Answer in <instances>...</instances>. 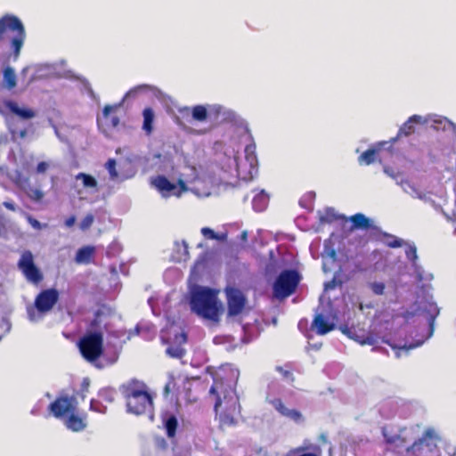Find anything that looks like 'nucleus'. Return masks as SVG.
<instances>
[{"label":"nucleus","mask_w":456,"mask_h":456,"mask_svg":"<svg viewBox=\"0 0 456 456\" xmlns=\"http://www.w3.org/2000/svg\"><path fill=\"white\" fill-rule=\"evenodd\" d=\"M209 397L215 399L214 410L216 416L218 417L220 428L236 426L240 405L234 391L232 388H224L221 381L215 380L209 389Z\"/></svg>","instance_id":"nucleus-1"},{"label":"nucleus","mask_w":456,"mask_h":456,"mask_svg":"<svg viewBox=\"0 0 456 456\" xmlns=\"http://www.w3.org/2000/svg\"><path fill=\"white\" fill-rule=\"evenodd\" d=\"M120 389L128 412L135 415L152 414L153 398L144 382L133 379L123 384Z\"/></svg>","instance_id":"nucleus-2"},{"label":"nucleus","mask_w":456,"mask_h":456,"mask_svg":"<svg viewBox=\"0 0 456 456\" xmlns=\"http://www.w3.org/2000/svg\"><path fill=\"white\" fill-rule=\"evenodd\" d=\"M191 308L197 315L215 323L219 322L220 309L217 295L209 288H199L191 292Z\"/></svg>","instance_id":"nucleus-3"},{"label":"nucleus","mask_w":456,"mask_h":456,"mask_svg":"<svg viewBox=\"0 0 456 456\" xmlns=\"http://www.w3.org/2000/svg\"><path fill=\"white\" fill-rule=\"evenodd\" d=\"M24 28L21 21L14 16H4L0 19V42L10 45L17 55L23 45Z\"/></svg>","instance_id":"nucleus-4"},{"label":"nucleus","mask_w":456,"mask_h":456,"mask_svg":"<svg viewBox=\"0 0 456 456\" xmlns=\"http://www.w3.org/2000/svg\"><path fill=\"white\" fill-rule=\"evenodd\" d=\"M82 357L88 362H95L102 355L103 332H86L77 342Z\"/></svg>","instance_id":"nucleus-5"},{"label":"nucleus","mask_w":456,"mask_h":456,"mask_svg":"<svg viewBox=\"0 0 456 456\" xmlns=\"http://www.w3.org/2000/svg\"><path fill=\"white\" fill-rule=\"evenodd\" d=\"M300 281V275L296 270H284L275 280L273 290V296L284 299L291 296L297 289Z\"/></svg>","instance_id":"nucleus-6"},{"label":"nucleus","mask_w":456,"mask_h":456,"mask_svg":"<svg viewBox=\"0 0 456 456\" xmlns=\"http://www.w3.org/2000/svg\"><path fill=\"white\" fill-rule=\"evenodd\" d=\"M151 183L164 197L172 195L180 197L183 192L188 191L186 183L183 179H178L176 185L171 183L166 176L157 175L153 178Z\"/></svg>","instance_id":"nucleus-7"},{"label":"nucleus","mask_w":456,"mask_h":456,"mask_svg":"<svg viewBox=\"0 0 456 456\" xmlns=\"http://www.w3.org/2000/svg\"><path fill=\"white\" fill-rule=\"evenodd\" d=\"M227 300V314L229 316H237L240 314L247 304V298L243 292L234 287L225 289Z\"/></svg>","instance_id":"nucleus-8"},{"label":"nucleus","mask_w":456,"mask_h":456,"mask_svg":"<svg viewBox=\"0 0 456 456\" xmlns=\"http://www.w3.org/2000/svg\"><path fill=\"white\" fill-rule=\"evenodd\" d=\"M60 297L59 291L56 289H47L42 290L35 298V307L40 314L49 313Z\"/></svg>","instance_id":"nucleus-9"},{"label":"nucleus","mask_w":456,"mask_h":456,"mask_svg":"<svg viewBox=\"0 0 456 456\" xmlns=\"http://www.w3.org/2000/svg\"><path fill=\"white\" fill-rule=\"evenodd\" d=\"M49 409L56 418L68 417L76 411V401L73 397L61 396L51 403Z\"/></svg>","instance_id":"nucleus-10"},{"label":"nucleus","mask_w":456,"mask_h":456,"mask_svg":"<svg viewBox=\"0 0 456 456\" xmlns=\"http://www.w3.org/2000/svg\"><path fill=\"white\" fill-rule=\"evenodd\" d=\"M438 439L433 428H427L422 436L416 440L411 445L406 448L407 452L417 453L422 451L423 447H427L432 452L436 447V440Z\"/></svg>","instance_id":"nucleus-11"},{"label":"nucleus","mask_w":456,"mask_h":456,"mask_svg":"<svg viewBox=\"0 0 456 456\" xmlns=\"http://www.w3.org/2000/svg\"><path fill=\"white\" fill-rule=\"evenodd\" d=\"M245 161L246 163H237V171L238 174L240 175L247 169V165L248 166V174L249 176H252L254 173H256L257 169V157L256 153V145L255 143H250L245 147Z\"/></svg>","instance_id":"nucleus-12"},{"label":"nucleus","mask_w":456,"mask_h":456,"mask_svg":"<svg viewBox=\"0 0 456 456\" xmlns=\"http://www.w3.org/2000/svg\"><path fill=\"white\" fill-rule=\"evenodd\" d=\"M176 345H170L166 349V354L175 359H182L185 355V349L183 347L187 342V335L185 332H180L175 336Z\"/></svg>","instance_id":"nucleus-13"},{"label":"nucleus","mask_w":456,"mask_h":456,"mask_svg":"<svg viewBox=\"0 0 456 456\" xmlns=\"http://www.w3.org/2000/svg\"><path fill=\"white\" fill-rule=\"evenodd\" d=\"M428 120L419 115L411 116L399 128L397 135L395 140L402 136H410L416 131L415 125L426 124Z\"/></svg>","instance_id":"nucleus-14"},{"label":"nucleus","mask_w":456,"mask_h":456,"mask_svg":"<svg viewBox=\"0 0 456 456\" xmlns=\"http://www.w3.org/2000/svg\"><path fill=\"white\" fill-rule=\"evenodd\" d=\"M349 220L352 223L350 227V231H354L356 229L361 230H371L376 232L379 230V227L373 224L372 220L367 217L362 213H356L349 217Z\"/></svg>","instance_id":"nucleus-15"},{"label":"nucleus","mask_w":456,"mask_h":456,"mask_svg":"<svg viewBox=\"0 0 456 456\" xmlns=\"http://www.w3.org/2000/svg\"><path fill=\"white\" fill-rule=\"evenodd\" d=\"M271 403L281 416L290 419L295 422H299L302 419L301 412L296 409L287 408L281 399L275 398Z\"/></svg>","instance_id":"nucleus-16"},{"label":"nucleus","mask_w":456,"mask_h":456,"mask_svg":"<svg viewBox=\"0 0 456 456\" xmlns=\"http://www.w3.org/2000/svg\"><path fill=\"white\" fill-rule=\"evenodd\" d=\"M312 329L318 335H325L335 329V324L330 322L322 314H318L313 320Z\"/></svg>","instance_id":"nucleus-17"},{"label":"nucleus","mask_w":456,"mask_h":456,"mask_svg":"<svg viewBox=\"0 0 456 456\" xmlns=\"http://www.w3.org/2000/svg\"><path fill=\"white\" fill-rule=\"evenodd\" d=\"M374 234L377 240L381 241L384 245L389 248H396L402 247L403 244V240L397 238L393 234L383 232L379 228V230L376 231Z\"/></svg>","instance_id":"nucleus-18"},{"label":"nucleus","mask_w":456,"mask_h":456,"mask_svg":"<svg viewBox=\"0 0 456 456\" xmlns=\"http://www.w3.org/2000/svg\"><path fill=\"white\" fill-rule=\"evenodd\" d=\"M66 427L74 431V432H79L85 429L86 427V423L85 421V418L78 416L75 413V411H72L68 417L65 421Z\"/></svg>","instance_id":"nucleus-19"},{"label":"nucleus","mask_w":456,"mask_h":456,"mask_svg":"<svg viewBox=\"0 0 456 456\" xmlns=\"http://www.w3.org/2000/svg\"><path fill=\"white\" fill-rule=\"evenodd\" d=\"M95 248L93 246L80 248L76 254V261L80 264H89L93 261Z\"/></svg>","instance_id":"nucleus-20"},{"label":"nucleus","mask_w":456,"mask_h":456,"mask_svg":"<svg viewBox=\"0 0 456 456\" xmlns=\"http://www.w3.org/2000/svg\"><path fill=\"white\" fill-rule=\"evenodd\" d=\"M143 123L142 129L147 134H151L153 130V122L155 118V113L152 108L146 107L142 111Z\"/></svg>","instance_id":"nucleus-21"},{"label":"nucleus","mask_w":456,"mask_h":456,"mask_svg":"<svg viewBox=\"0 0 456 456\" xmlns=\"http://www.w3.org/2000/svg\"><path fill=\"white\" fill-rule=\"evenodd\" d=\"M17 85V77L15 71L11 67H6L3 72V86L8 89H13Z\"/></svg>","instance_id":"nucleus-22"},{"label":"nucleus","mask_w":456,"mask_h":456,"mask_svg":"<svg viewBox=\"0 0 456 456\" xmlns=\"http://www.w3.org/2000/svg\"><path fill=\"white\" fill-rule=\"evenodd\" d=\"M53 73H54V68L53 65H49V64L39 65L37 67L32 77L30 78V81L34 80V79H42V78L50 77L53 75Z\"/></svg>","instance_id":"nucleus-23"},{"label":"nucleus","mask_w":456,"mask_h":456,"mask_svg":"<svg viewBox=\"0 0 456 456\" xmlns=\"http://www.w3.org/2000/svg\"><path fill=\"white\" fill-rule=\"evenodd\" d=\"M268 202H269L268 195L266 193H265L264 191H262L261 192H259L254 196L253 200H252V206H253V208L255 209V211L262 212L266 208Z\"/></svg>","instance_id":"nucleus-24"},{"label":"nucleus","mask_w":456,"mask_h":456,"mask_svg":"<svg viewBox=\"0 0 456 456\" xmlns=\"http://www.w3.org/2000/svg\"><path fill=\"white\" fill-rule=\"evenodd\" d=\"M4 104L12 113L17 115L22 119H28V109H20L18 104L12 101H5Z\"/></svg>","instance_id":"nucleus-25"},{"label":"nucleus","mask_w":456,"mask_h":456,"mask_svg":"<svg viewBox=\"0 0 456 456\" xmlns=\"http://www.w3.org/2000/svg\"><path fill=\"white\" fill-rule=\"evenodd\" d=\"M164 422H165V428L167 430V436L174 437L176 433V429H177V426H178V421H177L176 417L173 414H170V415L167 416V418L164 419Z\"/></svg>","instance_id":"nucleus-26"},{"label":"nucleus","mask_w":456,"mask_h":456,"mask_svg":"<svg viewBox=\"0 0 456 456\" xmlns=\"http://www.w3.org/2000/svg\"><path fill=\"white\" fill-rule=\"evenodd\" d=\"M432 127L436 130L452 128L456 132V125L446 118H436L432 120Z\"/></svg>","instance_id":"nucleus-27"},{"label":"nucleus","mask_w":456,"mask_h":456,"mask_svg":"<svg viewBox=\"0 0 456 456\" xmlns=\"http://www.w3.org/2000/svg\"><path fill=\"white\" fill-rule=\"evenodd\" d=\"M377 152L378 151L375 149H369L365 151L358 158L359 164L369 166L374 163Z\"/></svg>","instance_id":"nucleus-28"},{"label":"nucleus","mask_w":456,"mask_h":456,"mask_svg":"<svg viewBox=\"0 0 456 456\" xmlns=\"http://www.w3.org/2000/svg\"><path fill=\"white\" fill-rule=\"evenodd\" d=\"M115 107L110 105H106L103 108L102 115L103 118L107 120V125L111 127H116L119 124V118L117 116H111L110 113L113 111Z\"/></svg>","instance_id":"nucleus-29"},{"label":"nucleus","mask_w":456,"mask_h":456,"mask_svg":"<svg viewBox=\"0 0 456 456\" xmlns=\"http://www.w3.org/2000/svg\"><path fill=\"white\" fill-rule=\"evenodd\" d=\"M43 273L34 264L33 256L30 253V282L37 285L43 281Z\"/></svg>","instance_id":"nucleus-30"},{"label":"nucleus","mask_w":456,"mask_h":456,"mask_svg":"<svg viewBox=\"0 0 456 456\" xmlns=\"http://www.w3.org/2000/svg\"><path fill=\"white\" fill-rule=\"evenodd\" d=\"M102 312L98 310L94 313V318L91 320L88 329V332H102Z\"/></svg>","instance_id":"nucleus-31"},{"label":"nucleus","mask_w":456,"mask_h":456,"mask_svg":"<svg viewBox=\"0 0 456 456\" xmlns=\"http://www.w3.org/2000/svg\"><path fill=\"white\" fill-rule=\"evenodd\" d=\"M192 118L199 122H203L208 118V110L203 105H196L191 109Z\"/></svg>","instance_id":"nucleus-32"},{"label":"nucleus","mask_w":456,"mask_h":456,"mask_svg":"<svg viewBox=\"0 0 456 456\" xmlns=\"http://www.w3.org/2000/svg\"><path fill=\"white\" fill-rule=\"evenodd\" d=\"M77 180H81L83 186L85 188H96L97 187V181L96 179L92 176L91 175L86 174V173H78L76 175Z\"/></svg>","instance_id":"nucleus-33"},{"label":"nucleus","mask_w":456,"mask_h":456,"mask_svg":"<svg viewBox=\"0 0 456 456\" xmlns=\"http://www.w3.org/2000/svg\"><path fill=\"white\" fill-rule=\"evenodd\" d=\"M10 132L12 135V140L16 142L18 144H21L22 141L25 139L27 135V128H18L10 126Z\"/></svg>","instance_id":"nucleus-34"},{"label":"nucleus","mask_w":456,"mask_h":456,"mask_svg":"<svg viewBox=\"0 0 456 456\" xmlns=\"http://www.w3.org/2000/svg\"><path fill=\"white\" fill-rule=\"evenodd\" d=\"M19 266L20 270L22 271L23 274L27 279H28V251H25L20 261H19Z\"/></svg>","instance_id":"nucleus-35"},{"label":"nucleus","mask_w":456,"mask_h":456,"mask_svg":"<svg viewBox=\"0 0 456 456\" xmlns=\"http://www.w3.org/2000/svg\"><path fill=\"white\" fill-rule=\"evenodd\" d=\"M347 334H348L349 337H351L354 339H355L356 341H358L361 345L374 346L377 343L376 338L371 336V335H367V336L362 337V338H359V337H355L354 338V337L351 336V330H348Z\"/></svg>","instance_id":"nucleus-36"},{"label":"nucleus","mask_w":456,"mask_h":456,"mask_svg":"<svg viewBox=\"0 0 456 456\" xmlns=\"http://www.w3.org/2000/svg\"><path fill=\"white\" fill-rule=\"evenodd\" d=\"M336 220H347L345 216L337 215L332 211H327L325 216L321 218L322 222L331 223Z\"/></svg>","instance_id":"nucleus-37"},{"label":"nucleus","mask_w":456,"mask_h":456,"mask_svg":"<svg viewBox=\"0 0 456 456\" xmlns=\"http://www.w3.org/2000/svg\"><path fill=\"white\" fill-rule=\"evenodd\" d=\"M115 395H116V392L113 389L105 388L101 391L100 397L104 402L112 403V402H114Z\"/></svg>","instance_id":"nucleus-38"},{"label":"nucleus","mask_w":456,"mask_h":456,"mask_svg":"<svg viewBox=\"0 0 456 456\" xmlns=\"http://www.w3.org/2000/svg\"><path fill=\"white\" fill-rule=\"evenodd\" d=\"M369 287L375 295L380 296L385 293L386 285L384 282H370Z\"/></svg>","instance_id":"nucleus-39"},{"label":"nucleus","mask_w":456,"mask_h":456,"mask_svg":"<svg viewBox=\"0 0 456 456\" xmlns=\"http://www.w3.org/2000/svg\"><path fill=\"white\" fill-rule=\"evenodd\" d=\"M94 216L93 214H87L83 219L82 221L80 222L79 224V228L82 230V231H86L88 230L92 224H94Z\"/></svg>","instance_id":"nucleus-40"},{"label":"nucleus","mask_w":456,"mask_h":456,"mask_svg":"<svg viewBox=\"0 0 456 456\" xmlns=\"http://www.w3.org/2000/svg\"><path fill=\"white\" fill-rule=\"evenodd\" d=\"M201 233L203 236L210 240H223L225 237V235L219 236L211 228L208 227H203L201 229Z\"/></svg>","instance_id":"nucleus-41"},{"label":"nucleus","mask_w":456,"mask_h":456,"mask_svg":"<svg viewBox=\"0 0 456 456\" xmlns=\"http://www.w3.org/2000/svg\"><path fill=\"white\" fill-rule=\"evenodd\" d=\"M405 255L408 260L415 264L418 259L417 248L415 246H409L405 250Z\"/></svg>","instance_id":"nucleus-42"},{"label":"nucleus","mask_w":456,"mask_h":456,"mask_svg":"<svg viewBox=\"0 0 456 456\" xmlns=\"http://www.w3.org/2000/svg\"><path fill=\"white\" fill-rule=\"evenodd\" d=\"M51 167V163L46 161H41L36 167V174L41 175L46 173Z\"/></svg>","instance_id":"nucleus-43"},{"label":"nucleus","mask_w":456,"mask_h":456,"mask_svg":"<svg viewBox=\"0 0 456 456\" xmlns=\"http://www.w3.org/2000/svg\"><path fill=\"white\" fill-rule=\"evenodd\" d=\"M106 168L109 170L110 174L112 175V176H116L117 175V172H116V161L115 159H110L107 163H106Z\"/></svg>","instance_id":"nucleus-44"},{"label":"nucleus","mask_w":456,"mask_h":456,"mask_svg":"<svg viewBox=\"0 0 456 456\" xmlns=\"http://www.w3.org/2000/svg\"><path fill=\"white\" fill-rule=\"evenodd\" d=\"M44 198V193L38 190H33L32 193H30V200H33L35 201H40Z\"/></svg>","instance_id":"nucleus-45"},{"label":"nucleus","mask_w":456,"mask_h":456,"mask_svg":"<svg viewBox=\"0 0 456 456\" xmlns=\"http://www.w3.org/2000/svg\"><path fill=\"white\" fill-rule=\"evenodd\" d=\"M90 407L92 410L95 411H98V412H101V413H105V408L102 409V405H101V403L98 402V401H94V400H92L91 401V403H90Z\"/></svg>","instance_id":"nucleus-46"},{"label":"nucleus","mask_w":456,"mask_h":456,"mask_svg":"<svg viewBox=\"0 0 456 456\" xmlns=\"http://www.w3.org/2000/svg\"><path fill=\"white\" fill-rule=\"evenodd\" d=\"M277 370L285 378L288 379H290L291 381L294 380L293 374L291 371L284 370L282 367H277Z\"/></svg>","instance_id":"nucleus-47"},{"label":"nucleus","mask_w":456,"mask_h":456,"mask_svg":"<svg viewBox=\"0 0 456 456\" xmlns=\"http://www.w3.org/2000/svg\"><path fill=\"white\" fill-rule=\"evenodd\" d=\"M437 314H438V310L436 308H435L434 309V314H431L430 317L428 318V324H429L431 331L434 329V322H435V319H436Z\"/></svg>","instance_id":"nucleus-48"},{"label":"nucleus","mask_w":456,"mask_h":456,"mask_svg":"<svg viewBox=\"0 0 456 456\" xmlns=\"http://www.w3.org/2000/svg\"><path fill=\"white\" fill-rule=\"evenodd\" d=\"M75 222H76V216H70L69 217H68L66 220H65V225L67 227H71L75 224Z\"/></svg>","instance_id":"nucleus-49"},{"label":"nucleus","mask_w":456,"mask_h":456,"mask_svg":"<svg viewBox=\"0 0 456 456\" xmlns=\"http://www.w3.org/2000/svg\"><path fill=\"white\" fill-rule=\"evenodd\" d=\"M171 385H175V382L173 380L167 382L166 385H165V387H164V395L166 396H167L170 393V390H171Z\"/></svg>","instance_id":"nucleus-50"},{"label":"nucleus","mask_w":456,"mask_h":456,"mask_svg":"<svg viewBox=\"0 0 456 456\" xmlns=\"http://www.w3.org/2000/svg\"><path fill=\"white\" fill-rule=\"evenodd\" d=\"M30 225L35 229H40L42 226L37 219H34L32 217H30Z\"/></svg>","instance_id":"nucleus-51"},{"label":"nucleus","mask_w":456,"mask_h":456,"mask_svg":"<svg viewBox=\"0 0 456 456\" xmlns=\"http://www.w3.org/2000/svg\"><path fill=\"white\" fill-rule=\"evenodd\" d=\"M89 379H85L83 380V383H82V387H83V390H87L88 389V387H89Z\"/></svg>","instance_id":"nucleus-52"},{"label":"nucleus","mask_w":456,"mask_h":456,"mask_svg":"<svg viewBox=\"0 0 456 456\" xmlns=\"http://www.w3.org/2000/svg\"><path fill=\"white\" fill-rule=\"evenodd\" d=\"M400 439H401L400 436H395V437H393V438H389L387 440V442L388 443H394V442H395V440H400Z\"/></svg>","instance_id":"nucleus-53"},{"label":"nucleus","mask_w":456,"mask_h":456,"mask_svg":"<svg viewBox=\"0 0 456 456\" xmlns=\"http://www.w3.org/2000/svg\"><path fill=\"white\" fill-rule=\"evenodd\" d=\"M330 257L335 258V256H336V251H335L334 249H333V250H331V252H330Z\"/></svg>","instance_id":"nucleus-54"},{"label":"nucleus","mask_w":456,"mask_h":456,"mask_svg":"<svg viewBox=\"0 0 456 456\" xmlns=\"http://www.w3.org/2000/svg\"><path fill=\"white\" fill-rule=\"evenodd\" d=\"M5 206H6V208H8L13 209V208H12V204H10V203H5Z\"/></svg>","instance_id":"nucleus-55"},{"label":"nucleus","mask_w":456,"mask_h":456,"mask_svg":"<svg viewBox=\"0 0 456 456\" xmlns=\"http://www.w3.org/2000/svg\"><path fill=\"white\" fill-rule=\"evenodd\" d=\"M29 116H30V118H32L35 116V113L31 110H30Z\"/></svg>","instance_id":"nucleus-56"},{"label":"nucleus","mask_w":456,"mask_h":456,"mask_svg":"<svg viewBox=\"0 0 456 456\" xmlns=\"http://www.w3.org/2000/svg\"><path fill=\"white\" fill-rule=\"evenodd\" d=\"M246 236H247V232H243V233H242V238H246Z\"/></svg>","instance_id":"nucleus-57"},{"label":"nucleus","mask_w":456,"mask_h":456,"mask_svg":"<svg viewBox=\"0 0 456 456\" xmlns=\"http://www.w3.org/2000/svg\"><path fill=\"white\" fill-rule=\"evenodd\" d=\"M302 450H303L302 448H297V449L295 450V452H300V451H302Z\"/></svg>","instance_id":"nucleus-58"},{"label":"nucleus","mask_w":456,"mask_h":456,"mask_svg":"<svg viewBox=\"0 0 456 456\" xmlns=\"http://www.w3.org/2000/svg\"><path fill=\"white\" fill-rule=\"evenodd\" d=\"M29 318H30V320H33V316H32V314H30V315H29Z\"/></svg>","instance_id":"nucleus-59"}]
</instances>
